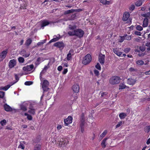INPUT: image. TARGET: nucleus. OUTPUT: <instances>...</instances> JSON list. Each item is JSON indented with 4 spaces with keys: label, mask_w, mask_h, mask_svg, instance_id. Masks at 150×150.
<instances>
[{
    "label": "nucleus",
    "mask_w": 150,
    "mask_h": 150,
    "mask_svg": "<svg viewBox=\"0 0 150 150\" xmlns=\"http://www.w3.org/2000/svg\"><path fill=\"white\" fill-rule=\"evenodd\" d=\"M110 83L112 85L116 84L119 83L120 81V77L117 76L112 77L110 80Z\"/></svg>",
    "instance_id": "f257e3e1"
},
{
    "label": "nucleus",
    "mask_w": 150,
    "mask_h": 150,
    "mask_svg": "<svg viewBox=\"0 0 150 150\" xmlns=\"http://www.w3.org/2000/svg\"><path fill=\"white\" fill-rule=\"evenodd\" d=\"M49 85V83L47 80H45L43 81L42 84L43 93L47 91L49 89V88L48 87Z\"/></svg>",
    "instance_id": "f03ea898"
},
{
    "label": "nucleus",
    "mask_w": 150,
    "mask_h": 150,
    "mask_svg": "<svg viewBox=\"0 0 150 150\" xmlns=\"http://www.w3.org/2000/svg\"><path fill=\"white\" fill-rule=\"evenodd\" d=\"M91 57L90 54H88L83 58L82 63L85 65L89 64L91 61Z\"/></svg>",
    "instance_id": "7ed1b4c3"
},
{
    "label": "nucleus",
    "mask_w": 150,
    "mask_h": 150,
    "mask_svg": "<svg viewBox=\"0 0 150 150\" xmlns=\"http://www.w3.org/2000/svg\"><path fill=\"white\" fill-rule=\"evenodd\" d=\"M84 34L83 30L81 29H77L75 30V36L81 38L82 37Z\"/></svg>",
    "instance_id": "20e7f679"
},
{
    "label": "nucleus",
    "mask_w": 150,
    "mask_h": 150,
    "mask_svg": "<svg viewBox=\"0 0 150 150\" xmlns=\"http://www.w3.org/2000/svg\"><path fill=\"white\" fill-rule=\"evenodd\" d=\"M53 46L59 48L60 50H62L64 47L65 45L63 42L61 41L54 43Z\"/></svg>",
    "instance_id": "39448f33"
},
{
    "label": "nucleus",
    "mask_w": 150,
    "mask_h": 150,
    "mask_svg": "<svg viewBox=\"0 0 150 150\" xmlns=\"http://www.w3.org/2000/svg\"><path fill=\"white\" fill-rule=\"evenodd\" d=\"M41 28L43 29L44 28V27L52 23V22H49L47 20H45L41 21L40 22Z\"/></svg>",
    "instance_id": "423d86ee"
},
{
    "label": "nucleus",
    "mask_w": 150,
    "mask_h": 150,
    "mask_svg": "<svg viewBox=\"0 0 150 150\" xmlns=\"http://www.w3.org/2000/svg\"><path fill=\"white\" fill-rule=\"evenodd\" d=\"M8 52V50L6 49L4 50L0 53V61H2L6 57Z\"/></svg>",
    "instance_id": "0eeeda50"
},
{
    "label": "nucleus",
    "mask_w": 150,
    "mask_h": 150,
    "mask_svg": "<svg viewBox=\"0 0 150 150\" xmlns=\"http://www.w3.org/2000/svg\"><path fill=\"white\" fill-rule=\"evenodd\" d=\"M72 117L71 116H69L67 118L64 120V125L68 126L72 122Z\"/></svg>",
    "instance_id": "6e6552de"
},
{
    "label": "nucleus",
    "mask_w": 150,
    "mask_h": 150,
    "mask_svg": "<svg viewBox=\"0 0 150 150\" xmlns=\"http://www.w3.org/2000/svg\"><path fill=\"white\" fill-rule=\"evenodd\" d=\"M136 81V79L132 78V77L127 79V82L128 84L131 85H133Z\"/></svg>",
    "instance_id": "1a4fd4ad"
},
{
    "label": "nucleus",
    "mask_w": 150,
    "mask_h": 150,
    "mask_svg": "<svg viewBox=\"0 0 150 150\" xmlns=\"http://www.w3.org/2000/svg\"><path fill=\"white\" fill-rule=\"evenodd\" d=\"M34 68V65L32 64L30 65H27L23 67V69L24 71H30L32 70Z\"/></svg>",
    "instance_id": "9d476101"
},
{
    "label": "nucleus",
    "mask_w": 150,
    "mask_h": 150,
    "mask_svg": "<svg viewBox=\"0 0 150 150\" xmlns=\"http://www.w3.org/2000/svg\"><path fill=\"white\" fill-rule=\"evenodd\" d=\"M105 57V55L102 54H101L99 55L98 61L102 65H103L104 63Z\"/></svg>",
    "instance_id": "9b49d317"
},
{
    "label": "nucleus",
    "mask_w": 150,
    "mask_h": 150,
    "mask_svg": "<svg viewBox=\"0 0 150 150\" xmlns=\"http://www.w3.org/2000/svg\"><path fill=\"white\" fill-rule=\"evenodd\" d=\"M16 65V61L14 59L11 60L8 63L9 67L10 69L14 67Z\"/></svg>",
    "instance_id": "f8f14e48"
},
{
    "label": "nucleus",
    "mask_w": 150,
    "mask_h": 150,
    "mask_svg": "<svg viewBox=\"0 0 150 150\" xmlns=\"http://www.w3.org/2000/svg\"><path fill=\"white\" fill-rule=\"evenodd\" d=\"M72 89L75 93H78L79 91V87L78 85L75 84L72 87Z\"/></svg>",
    "instance_id": "ddd939ff"
},
{
    "label": "nucleus",
    "mask_w": 150,
    "mask_h": 150,
    "mask_svg": "<svg viewBox=\"0 0 150 150\" xmlns=\"http://www.w3.org/2000/svg\"><path fill=\"white\" fill-rule=\"evenodd\" d=\"M4 108L5 111L7 112L11 111L12 109L11 108L6 104L4 105Z\"/></svg>",
    "instance_id": "4468645a"
},
{
    "label": "nucleus",
    "mask_w": 150,
    "mask_h": 150,
    "mask_svg": "<svg viewBox=\"0 0 150 150\" xmlns=\"http://www.w3.org/2000/svg\"><path fill=\"white\" fill-rule=\"evenodd\" d=\"M130 16V14L128 13H125L124 14L122 20L124 21H127Z\"/></svg>",
    "instance_id": "2eb2a0df"
},
{
    "label": "nucleus",
    "mask_w": 150,
    "mask_h": 150,
    "mask_svg": "<svg viewBox=\"0 0 150 150\" xmlns=\"http://www.w3.org/2000/svg\"><path fill=\"white\" fill-rule=\"evenodd\" d=\"M37 109V105L34 103H32L30 104L29 109H35L36 110Z\"/></svg>",
    "instance_id": "dca6fc26"
},
{
    "label": "nucleus",
    "mask_w": 150,
    "mask_h": 150,
    "mask_svg": "<svg viewBox=\"0 0 150 150\" xmlns=\"http://www.w3.org/2000/svg\"><path fill=\"white\" fill-rule=\"evenodd\" d=\"M113 51L118 56H120L122 53V52L118 51L117 48L113 49Z\"/></svg>",
    "instance_id": "f3484780"
},
{
    "label": "nucleus",
    "mask_w": 150,
    "mask_h": 150,
    "mask_svg": "<svg viewBox=\"0 0 150 150\" xmlns=\"http://www.w3.org/2000/svg\"><path fill=\"white\" fill-rule=\"evenodd\" d=\"M148 20L147 18L144 19L143 22V26L145 27L147 26L148 25Z\"/></svg>",
    "instance_id": "a211bd4d"
},
{
    "label": "nucleus",
    "mask_w": 150,
    "mask_h": 150,
    "mask_svg": "<svg viewBox=\"0 0 150 150\" xmlns=\"http://www.w3.org/2000/svg\"><path fill=\"white\" fill-rule=\"evenodd\" d=\"M76 14L77 13H75L72 14L71 15L70 17L69 18V20L72 21L76 19Z\"/></svg>",
    "instance_id": "6ab92c4d"
},
{
    "label": "nucleus",
    "mask_w": 150,
    "mask_h": 150,
    "mask_svg": "<svg viewBox=\"0 0 150 150\" xmlns=\"http://www.w3.org/2000/svg\"><path fill=\"white\" fill-rule=\"evenodd\" d=\"M60 38V35H59L58 37H57L55 38H53L49 42V44L50 43L53 42H56L58 40H59Z\"/></svg>",
    "instance_id": "aec40b11"
},
{
    "label": "nucleus",
    "mask_w": 150,
    "mask_h": 150,
    "mask_svg": "<svg viewBox=\"0 0 150 150\" xmlns=\"http://www.w3.org/2000/svg\"><path fill=\"white\" fill-rule=\"evenodd\" d=\"M100 3L104 5H109L111 4L110 1H107L106 0H100Z\"/></svg>",
    "instance_id": "412c9836"
},
{
    "label": "nucleus",
    "mask_w": 150,
    "mask_h": 150,
    "mask_svg": "<svg viewBox=\"0 0 150 150\" xmlns=\"http://www.w3.org/2000/svg\"><path fill=\"white\" fill-rule=\"evenodd\" d=\"M127 116V114L124 112L121 113L119 115V116L121 119H124Z\"/></svg>",
    "instance_id": "4be33fe9"
},
{
    "label": "nucleus",
    "mask_w": 150,
    "mask_h": 150,
    "mask_svg": "<svg viewBox=\"0 0 150 150\" xmlns=\"http://www.w3.org/2000/svg\"><path fill=\"white\" fill-rule=\"evenodd\" d=\"M32 40L31 38L27 39L25 43V45L27 46H29L32 43Z\"/></svg>",
    "instance_id": "5701e85b"
},
{
    "label": "nucleus",
    "mask_w": 150,
    "mask_h": 150,
    "mask_svg": "<svg viewBox=\"0 0 150 150\" xmlns=\"http://www.w3.org/2000/svg\"><path fill=\"white\" fill-rule=\"evenodd\" d=\"M20 109L23 111H25L27 110V107L23 104H21L20 106Z\"/></svg>",
    "instance_id": "b1692460"
},
{
    "label": "nucleus",
    "mask_w": 150,
    "mask_h": 150,
    "mask_svg": "<svg viewBox=\"0 0 150 150\" xmlns=\"http://www.w3.org/2000/svg\"><path fill=\"white\" fill-rule=\"evenodd\" d=\"M85 118L83 113L81 115L80 117V122L85 123Z\"/></svg>",
    "instance_id": "393cba45"
},
{
    "label": "nucleus",
    "mask_w": 150,
    "mask_h": 150,
    "mask_svg": "<svg viewBox=\"0 0 150 150\" xmlns=\"http://www.w3.org/2000/svg\"><path fill=\"white\" fill-rule=\"evenodd\" d=\"M28 112L30 114L34 115L35 114L36 110L35 109H29Z\"/></svg>",
    "instance_id": "a878e982"
},
{
    "label": "nucleus",
    "mask_w": 150,
    "mask_h": 150,
    "mask_svg": "<svg viewBox=\"0 0 150 150\" xmlns=\"http://www.w3.org/2000/svg\"><path fill=\"white\" fill-rule=\"evenodd\" d=\"M85 123L80 122V127L81 129V132L83 133L84 131V127Z\"/></svg>",
    "instance_id": "bb28decb"
},
{
    "label": "nucleus",
    "mask_w": 150,
    "mask_h": 150,
    "mask_svg": "<svg viewBox=\"0 0 150 150\" xmlns=\"http://www.w3.org/2000/svg\"><path fill=\"white\" fill-rule=\"evenodd\" d=\"M107 139V138H104L102 142L101 143V145L102 146V147H103V148H105L106 146V145L105 144V143Z\"/></svg>",
    "instance_id": "cd10ccee"
},
{
    "label": "nucleus",
    "mask_w": 150,
    "mask_h": 150,
    "mask_svg": "<svg viewBox=\"0 0 150 150\" xmlns=\"http://www.w3.org/2000/svg\"><path fill=\"white\" fill-rule=\"evenodd\" d=\"M141 16L146 18H149L150 17V12H148L147 13L142 14Z\"/></svg>",
    "instance_id": "c85d7f7f"
},
{
    "label": "nucleus",
    "mask_w": 150,
    "mask_h": 150,
    "mask_svg": "<svg viewBox=\"0 0 150 150\" xmlns=\"http://www.w3.org/2000/svg\"><path fill=\"white\" fill-rule=\"evenodd\" d=\"M142 4V1L141 0H139L135 3V5L137 6H141Z\"/></svg>",
    "instance_id": "c756f323"
},
{
    "label": "nucleus",
    "mask_w": 150,
    "mask_h": 150,
    "mask_svg": "<svg viewBox=\"0 0 150 150\" xmlns=\"http://www.w3.org/2000/svg\"><path fill=\"white\" fill-rule=\"evenodd\" d=\"M124 36L125 38V39L127 40H130L131 39L132 37L131 35L125 34V35Z\"/></svg>",
    "instance_id": "7c9ffc66"
},
{
    "label": "nucleus",
    "mask_w": 150,
    "mask_h": 150,
    "mask_svg": "<svg viewBox=\"0 0 150 150\" xmlns=\"http://www.w3.org/2000/svg\"><path fill=\"white\" fill-rule=\"evenodd\" d=\"M24 115L25 116H27V118L28 120H32V117L30 115L28 114L27 113H24Z\"/></svg>",
    "instance_id": "2f4dec72"
},
{
    "label": "nucleus",
    "mask_w": 150,
    "mask_h": 150,
    "mask_svg": "<svg viewBox=\"0 0 150 150\" xmlns=\"http://www.w3.org/2000/svg\"><path fill=\"white\" fill-rule=\"evenodd\" d=\"M68 33L70 36H75V30L72 31H69Z\"/></svg>",
    "instance_id": "473e14b6"
},
{
    "label": "nucleus",
    "mask_w": 150,
    "mask_h": 150,
    "mask_svg": "<svg viewBox=\"0 0 150 150\" xmlns=\"http://www.w3.org/2000/svg\"><path fill=\"white\" fill-rule=\"evenodd\" d=\"M73 9L68 10L64 11V14L65 15H67L70 13H73Z\"/></svg>",
    "instance_id": "72a5a7b5"
},
{
    "label": "nucleus",
    "mask_w": 150,
    "mask_h": 150,
    "mask_svg": "<svg viewBox=\"0 0 150 150\" xmlns=\"http://www.w3.org/2000/svg\"><path fill=\"white\" fill-rule=\"evenodd\" d=\"M107 93L106 92H103L102 91L100 92L99 95H101V97L105 98V96L107 95Z\"/></svg>",
    "instance_id": "f704fd0d"
},
{
    "label": "nucleus",
    "mask_w": 150,
    "mask_h": 150,
    "mask_svg": "<svg viewBox=\"0 0 150 150\" xmlns=\"http://www.w3.org/2000/svg\"><path fill=\"white\" fill-rule=\"evenodd\" d=\"M144 131L146 132L147 133L150 132V125L146 126L144 128Z\"/></svg>",
    "instance_id": "c9c22d12"
},
{
    "label": "nucleus",
    "mask_w": 150,
    "mask_h": 150,
    "mask_svg": "<svg viewBox=\"0 0 150 150\" xmlns=\"http://www.w3.org/2000/svg\"><path fill=\"white\" fill-rule=\"evenodd\" d=\"M119 89H124L125 88L126 86L124 85L123 83H121L119 85Z\"/></svg>",
    "instance_id": "e433bc0d"
},
{
    "label": "nucleus",
    "mask_w": 150,
    "mask_h": 150,
    "mask_svg": "<svg viewBox=\"0 0 150 150\" xmlns=\"http://www.w3.org/2000/svg\"><path fill=\"white\" fill-rule=\"evenodd\" d=\"M15 79L16 80V81L15 82H11V85H13V84H14L16 83V82H17L19 80V78L18 77V76L17 74H15Z\"/></svg>",
    "instance_id": "4c0bfd02"
},
{
    "label": "nucleus",
    "mask_w": 150,
    "mask_h": 150,
    "mask_svg": "<svg viewBox=\"0 0 150 150\" xmlns=\"http://www.w3.org/2000/svg\"><path fill=\"white\" fill-rule=\"evenodd\" d=\"M12 85L11 84V85L9 84L3 87L4 89H3V90L5 91L7 90Z\"/></svg>",
    "instance_id": "58836bf2"
},
{
    "label": "nucleus",
    "mask_w": 150,
    "mask_h": 150,
    "mask_svg": "<svg viewBox=\"0 0 150 150\" xmlns=\"http://www.w3.org/2000/svg\"><path fill=\"white\" fill-rule=\"evenodd\" d=\"M18 60L20 63H23L24 61V59L23 57H20L18 58Z\"/></svg>",
    "instance_id": "ea45409f"
},
{
    "label": "nucleus",
    "mask_w": 150,
    "mask_h": 150,
    "mask_svg": "<svg viewBox=\"0 0 150 150\" xmlns=\"http://www.w3.org/2000/svg\"><path fill=\"white\" fill-rule=\"evenodd\" d=\"M136 63L138 65H142L144 63V62L142 60H139L136 62Z\"/></svg>",
    "instance_id": "a19ab883"
},
{
    "label": "nucleus",
    "mask_w": 150,
    "mask_h": 150,
    "mask_svg": "<svg viewBox=\"0 0 150 150\" xmlns=\"http://www.w3.org/2000/svg\"><path fill=\"white\" fill-rule=\"evenodd\" d=\"M33 82L32 81H27L24 84L26 85L29 86L33 84Z\"/></svg>",
    "instance_id": "79ce46f5"
},
{
    "label": "nucleus",
    "mask_w": 150,
    "mask_h": 150,
    "mask_svg": "<svg viewBox=\"0 0 150 150\" xmlns=\"http://www.w3.org/2000/svg\"><path fill=\"white\" fill-rule=\"evenodd\" d=\"M46 40V39H45V40H42V41L41 42H38L37 45L38 46L42 45L45 42Z\"/></svg>",
    "instance_id": "37998d69"
},
{
    "label": "nucleus",
    "mask_w": 150,
    "mask_h": 150,
    "mask_svg": "<svg viewBox=\"0 0 150 150\" xmlns=\"http://www.w3.org/2000/svg\"><path fill=\"white\" fill-rule=\"evenodd\" d=\"M107 132V131L106 130H105L103 133H102L100 135V137L102 138L104 137L105 135L106 134Z\"/></svg>",
    "instance_id": "c03bdc74"
},
{
    "label": "nucleus",
    "mask_w": 150,
    "mask_h": 150,
    "mask_svg": "<svg viewBox=\"0 0 150 150\" xmlns=\"http://www.w3.org/2000/svg\"><path fill=\"white\" fill-rule=\"evenodd\" d=\"M76 26L75 25L72 26L71 25H69V28L71 30H74L76 29Z\"/></svg>",
    "instance_id": "a18cd8bd"
},
{
    "label": "nucleus",
    "mask_w": 150,
    "mask_h": 150,
    "mask_svg": "<svg viewBox=\"0 0 150 150\" xmlns=\"http://www.w3.org/2000/svg\"><path fill=\"white\" fill-rule=\"evenodd\" d=\"M122 121H121L120 122H119L118 124L116 125V128H118L121 125H122ZM123 123L124 124V121H123Z\"/></svg>",
    "instance_id": "49530a36"
},
{
    "label": "nucleus",
    "mask_w": 150,
    "mask_h": 150,
    "mask_svg": "<svg viewBox=\"0 0 150 150\" xmlns=\"http://www.w3.org/2000/svg\"><path fill=\"white\" fill-rule=\"evenodd\" d=\"M6 121L5 120H1L0 122V123L1 124L2 126H4L6 124Z\"/></svg>",
    "instance_id": "de8ad7c7"
},
{
    "label": "nucleus",
    "mask_w": 150,
    "mask_h": 150,
    "mask_svg": "<svg viewBox=\"0 0 150 150\" xmlns=\"http://www.w3.org/2000/svg\"><path fill=\"white\" fill-rule=\"evenodd\" d=\"M125 40V38L124 36H120V38L119 40V42H122Z\"/></svg>",
    "instance_id": "09e8293b"
},
{
    "label": "nucleus",
    "mask_w": 150,
    "mask_h": 150,
    "mask_svg": "<svg viewBox=\"0 0 150 150\" xmlns=\"http://www.w3.org/2000/svg\"><path fill=\"white\" fill-rule=\"evenodd\" d=\"M136 29L139 31H141L143 30L142 27L140 25H137L136 27Z\"/></svg>",
    "instance_id": "8fccbe9b"
},
{
    "label": "nucleus",
    "mask_w": 150,
    "mask_h": 150,
    "mask_svg": "<svg viewBox=\"0 0 150 150\" xmlns=\"http://www.w3.org/2000/svg\"><path fill=\"white\" fill-rule=\"evenodd\" d=\"M18 148H21V149H24V146L22 143L20 142V144L18 146Z\"/></svg>",
    "instance_id": "3c124183"
},
{
    "label": "nucleus",
    "mask_w": 150,
    "mask_h": 150,
    "mask_svg": "<svg viewBox=\"0 0 150 150\" xmlns=\"http://www.w3.org/2000/svg\"><path fill=\"white\" fill-rule=\"evenodd\" d=\"M5 95V92L2 91H0V98H3Z\"/></svg>",
    "instance_id": "603ef678"
},
{
    "label": "nucleus",
    "mask_w": 150,
    "mask_h": 150,
    "mask_svg": "<svg viewBox=\"0 0 150 150\" xmlns=\"http://www.w3.org/2000/svg\"><path fill=\"white\" fill-rule=\"evenodd\" d=\"M26 53V51L24 49L22 51H21L20 52V54L23 56V55H24Z\"/></svg>",
    "instance_id": "864d4df0"
},
{
    "label": "nucleus",
    "mask_w": 150,
    "mask_h": 150,
    "mask_svg": "<svg viewBox=\"0 0 150 150\" xmlns=\"http://www.w3.org/2000/svg\"><path fill=\"white\" fill-rule=\"evenodd\" d=\"M96 68L99 70L101 69V67L100 64L99 63H97V64L95 66Z\"/></svg>",
    "instance_id": "5fc2aeb1"
},
{
    "label": "nucleus",
    "mask_w": 150,
    "mask_h": 150,
    "mask_svg": "<svg viewBox=\"0 0 150 150\" xmlns=\"http://www.w3.org/2000/svg\"><path fill=\"white\" fill-rule=\"evenodd\" d=\"M73 12H79L80 11H82V10L81 9H73Z\"/></svg>",
    "instance_id": "6e6d98bb"
},
{
    "label": "nucleus",
    "mask_w": 150,
    "mask_h": 150,
    "mask_svg": "<svg viewBox=\"0 0 150 150\" xmlns=\"http://www.w3.org/2000/svg\"><path fill=\"white\" fill-rule=\"evenodd\" d=\"M71 58V55L70 54H68L67 55V59L68 60H70Z\"/></svg>",
    "instance_id": "4d7b16f0"
},
{
    "label": "nucleus",
    "mask_w": 150,
    "mask_h": 150,
    "mask_svg": "<svg viewBox=\"0 0 150 150\" xmlns=\"http://www.w3.org/2000/svg\"><path fill=\"white\" fill-rule=\"evenodd\" d=\"M139 50L142 52H144L145 50V47L141 46L139 47Z\"/></svg>",
    "instance_id": "13d9d810"
},
{
    "label": "nucleus",
    "mask_w": 150,
    "mask_h": 150,
    "mask_svg": "<svg viewBox=\"0 0 150 150\" xmlns=\"http://www.w3.org/2000/svg\"><path fill=\"white\" fill-rule=\"evenodd\" d=\"M94 74L96 76H98L99 74V72L96 69H95L94 71Z\"/></svg>",
    "instance_id": "bf43d9fd"
},
{
    "label": "nucleus",
    "mask_w": 150,
    "mask_h": 150,
    "mask_svg": "<svg viewBox=\"0 0 150 150\" xmlns=\"http://www.w3.org/2000/svg\"><path fill=\"white\" fill-rule=\"evenodd\" d=\"M130 49V48H127L125 49L124 51L125 53H128L129 52Z\"/></svg>",
    "instance_id": "052dcab7"
},
{
    "label": "nucleus",
    "mask_w": 150,
    "mask_h": 150,
    "mask_svg": "<svg viewBox=\"0 0 150 150\" xmlns=\"http://www.w3.org/2000/svg\"><path fill=\"white\" fill-rule=\"evenodd\" d=\"M134 34L137 35L141 36V33L140 32L136 31L134 32Z\"/></svg>",
    "instance_id": "680f3d73"
},
{
    "label": "nucleus",
    "mask_w": 150,
    "mask_h": 150,
    "mask_svg": "<svg viewBox=\"0 0 150 150\" xmlns=\"http://www.w3.org/2000/svg\"><path fill=\"white\" fill-rule=\"evenodd\" d=\"M135 8V6L134 5H131L129 9L132 11Z\"/></svg>",
    "instance_id": "e2e57ef3"
},
{
    "label": "nucleus",
    "mask_w": 150,
    "mask_h": 150,
    "mask_svg": "<svg viewBox=\"0 0 150 150\" xmlns=\"http://www.w3.org/2000/svg\"><path fill=\"white\" fill-rule=\"evenodd\" d=\"M145 54V53H142V52L140 53V52L138 54V55L139 57L144 56Z\"/></svg>",
    "instance_id": "0e129e2a"
},
{
    "label": "nucleus",
    "mask_w": 150,
    "mask_h": 150,
    "mask_svg": "<svg viewBox=\"0 0 150 150\" xmlns=\"http://www.w3.org/2000/svg\"><path fill=\"white\" fill-rule=\"evenodd\" d=\"M63 69V67L61 66H59L57 68V69L59 71H61Z\"/></svg>",
    "instance_id": "69168bd1"
},
{
    "label": "nucleus",
    "mask_w": 150,
    "mask_h": 150,
    "mask_svg": "<svg viewBox=\"0 0 150 150\" xmlns=\"http://www.w3.org/2000/svg\"><path fill=\"white\" fill-rule=\"evenodd\" d=\"M68 71L67 69H64L63 71L62 72V74H65L67 73Z\"/></svg>",
    "instance_id": "338daca9"
},
{
    "label": "nucleus",
    "mask_w": 150,
    "mask_h": 150,
    "mask_svg": "<svg viewBox=\"0 0 150 150\" xmlns=\"http://www.w3.org/2000/svg\"><path fill=\"white\" fill-rule=\"evenodd\" d=\"M30 53H29L28 54H25L24 55H23V57H25L26 58L29 57L30 56Z\"/></svg>",
    "instance_id": "774afa93"
}]
</instances>
